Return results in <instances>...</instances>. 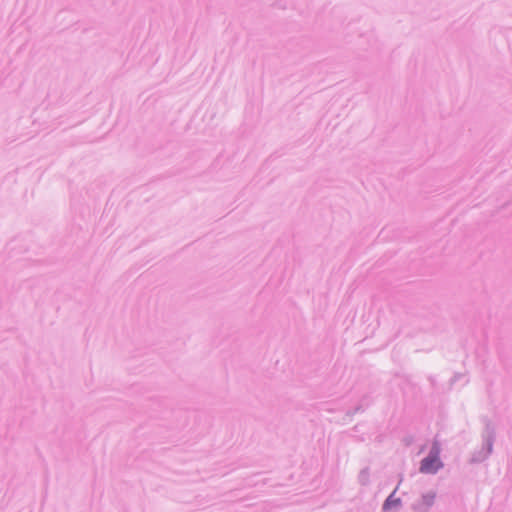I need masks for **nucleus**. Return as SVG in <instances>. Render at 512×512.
I'll use <instances>...</instances> for the list:
<instances>
[{
	"instance_id": "nucleus-2",
	"label": "nucleus",
	"mask_w": 512,
	"mask_h": 512,
	"mask_svg": "<svg viewBox=\"0 0 512 512\" xmlns=\"http://www.w3.org/2000/svg\"><path fill=\"white\" fill-rule=\"evenodd\" d=\"M435 500V493L429 492L422 496L421 500L417 503L416 508L419 511H426L429 507H431Z\"/></svg>"
},
{
	"instance_id": "nucleus-3",
	"label": "nucleus",
	"mask_w": 512,
	"mask_h": 512,
	"mask_svg": "<svg viewBox=\"0 0 512 512\" xmlns=\"http://www.w3.org/2000/svg\"><path fill=\"white\" fill-rule=\"evenodd\" d=\"M399 500H393V497L392 495L390 497H388V499L386 500L385 504H384V508L387 509L389 508L392 504H398Z\"/></svg>"
},
{
	"instance_id": "nucleus-1",
	"label": "nucleus",
	"mask_w": 512,
	"mask_h": 512,
	"mask_svg": "<svg viewBox=\"0 0 512 512\" xmlns=\"http://www.w3.org/2000/svg\"><path fill=\"white\" fill-rule=\"evenodd\" d=\"M439 454L440 447L439 444L435 442L433 443L429 456L421 461L420 472L425 474L436 473L442 467Z\"/></svg>"
}]
</instances>
